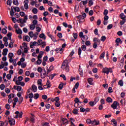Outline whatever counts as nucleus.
<instances>
[{"instance_id":"1","label":"nucleus","mask_w":126,"mask_h":126,"mask_svg":"<svg viewBox=\"0 0 126 126\" xmlns=\"http://www.w3.org/2000/svg\"><path fill=\"white\" fill-rule=\"evenodd\" d=\"M71 62V58H69V57L65 60L62 63L61 68L65 70L66 72H68L69 71V65L68 63Z\"/></svg>"},{"instance_id":"2","label":"nucleus","mask_w":126,"mask_h":126,"mask_svg":"<svg viewBox=\"0 0 126 126\" xmlns=\"http://www.w3.org/2000/svg\"><path fill=\"white\" fill-rule=\"evenodd\" d=\"M46 70L45 69L43 70V74H41V78H45L46 76H48L49 73L51 72L52 70H54V67L53 65H51L49 68L48 67H46Z\"/></svg>"},{"instance_id":"3","label":"nucleus","mask_w":126,"mask_h":126,"mask_svg":"<svg viewBox=\"0 0 126 126\" xmlns=\"http://www.w3.org/2000/svg\"><path fill=\"white\" fill-rule=\"evenodd\" d=\"M44 55V52L40 51L39 55L37 56V61H36L37 64H41L42 63V57Z\"/></svg>"},{"instance_id":"4","label":"nucleus","mask_w":126,"mask_h":126,"mask_svg":"<svg viewBox=\"0 0 126 126\" xmlns=\"http://www.w3.org/2000/svg\"><path fill=\"white\" fill-rule=\"evenodd\" d=\"M79 37L81 38V40H84V41H87V40L89 39L88 36L86 35H83V32H79Z\"/></svg>"},{"instance_id":"5","label":"nucleus","mask_w":126,"mask_h":126,"mask_svg":"<svg viewBox=\"0 0 126 126\" xmlns=\"http://www.w3.org/2000/svg\"><path fill=\"white\" fill-rule=\"evenodd\" d=\"M102 72L108 75L110 72L113 73V70H112L111 68L105 67L102 69Z\"/></svg>"},{"instance_id":"6","label":"nucleus","mask_w":126,"mask_h":126,"mask_svg":"<svg viewBox=\"0 0 126 126\" xmlns=\"http://www.w3.org/2000/svg\"><path fill=\"white\" fill-rule=\"evenodd\" d=\"M120 105V103L118 102L117 101H114L113 103L111 105V107L113 109V110L117 109V108H118V106Z\"/></svg>"},{"instance_id":"7","label":"nucleus","mask_w":126,"mask_h":126,"mask_svg":"<svg viewBox=\"0 0 126 126\" xmlns=\"http://www.w3.org/2000/svg\"><path fill=\"white\" fill-rule=\"evenodd\" d=\"M24 7L26 10H27L28 8H29V6L28 5V3H29V0H25L24 1Z\"/></svg>"},{"instance_id":"8","label":"nucleus","mask_w":126,"mask_h":126,"mask_svg":"<svg viewBox=\"0 0 126 126\" xmlns=\"http://www.w3.org/2000/svg\"><path fill=\"white\" fill-rule=\"evenodd\" d=\"M34 46L35 47H37L38 46V42L36 41H34V42H31L30 43V47L31 49H33L34 48Z\"/></svg>"},{"instance_id":"9","label":"nucleus","mask_w":126,"mask_h":126,"mask_svg":"<svg viewBox=\"0 0 126 126\" xmlns=\"http://www.w3.org/2000/svg\"><path fill=\"white\" fill-rule=\"evenodd\" d=\"M9 124L10 126H14L15 125V120L14 119H10L9 117L8 118Z\"/></svg>"},{"instance_id":"10","label":"nucleus","mask_w":126,"mask_h":126,"mask_svg":"<svg viewBox=\"0 0 126 126\" xmlns=\"http://www.w3.org/2000/svg\"><path fill=\"white\" fill-rule=\"evenodd\" d=\"M74 102L75 104H74V106L75 107V108H78V105H79V104H78L79 99L77 97H76L74 99Z\"/></svg>"},{"instance_id":"11","label":"nucleus","mask_w":126,"mask_h":126,"mask_svg":"<svg viewBox=\"0 0 126 126\" xmlns=\"http://www.w3.org/2000/svg\"><path fill=\"white\" fill-rule=\"evenodd\" d=\"M27 19H28V16L27 15H26L24 16V19L23 20H20V23H22V24H24V23H26Z\"/></svg>"},{"instance_id":"12","label":"nucleus","mask_w":126,"mask_h":126,"mask_svg":"<svg viewBox=\"0 0 126 126\" xmlns=\"http://www.w3.org/2000/svg\"><path fill=\"white\" fill-rule=\"evenodd\" d=\"M104 19L103 24L104 25H107V24H108V22H107V21L109 19V16L107 15H104Z\"/></svg>"},{"instance_id":"13","label":"nucleus","mask_w":126,"mask_h":126,"mask_svg":"<svg viewBox=\"0 0 126 126\" xmlns=\"http://www.w3.org/2000/svg\"><path fill=\"white\" fill-rule=\"evenodd\" d=\"M99 124H100V122L94 119L93 121H92L91 125H94V126H98Z\"/></svg>"},{"instance_id":"14","label":"nucleus","mask_w":126,"mask_h":126,"mask_svg":"<svg viewBox=\"0 0 126 126\" xmlns=\"http://www.w3.org/2000/svg\"><path fill=\"white\" fill-rule=\"evenodd\" d=\"M88 1V0H86L82 1L81 2H80V7H81V6H83V5H86V4H87ZM82 4H83V5H82Z\"/></svg>"},{"instance_id":"15","label":"nucleus","mask_w":126,"mask_h":126,"mask_svg":"<svg viewBox=\"0 0 126 126\" xmlns=\"http://www.w3.org/2000/svg\"><path fill=\"white\" fill-rule=\"evenodd\" d=\"M32 117H31L30 122L34 124L35 123V116L33 114H31Z\"/></svg>"},{"instance_id":"16","label":"nucleus","mask_w":126,"mask_h":126,"mask_svg":"<svg viewBox=\"0 0 126 126\" xmlns=\"http://www.w3.org/2000/svg\"><path fill=\"white\" fill-rule=\"evenodd\" d=\"M61 121H62L63 125H67L68 124V121L65 118H62Z\"/></svg>"},{"instance_id":"17","label":"nucleus","mask_w":126,"mask_h":126,"mask_svg":"<svg viewBox=\"0 0 126 126\" xmlns=\"http://www.w3.org/2000/svg\"><path fill=\"white\" fill-rule=\"evenodd\" d=\"M7 52H8V49L7 48H5L3 50V52L2 53V55L3 56H6L7 55Z\"/></svg>"},{"instance_id":"18","label":"nucleus","mask_w":126,"mask_h":126,"mask_svg":"<svg viewBox=\"0 0 126 126\" xmlns=\"http://www.w3.org/2000/svg\"><path fill=\"white\" fill-rule=\"evenodd\" d=\"M32 88L33 92H37V86H36V85L33 84L32 86Z\"/></svg>"},{"instance_id":"19","label":"nucleus","mask_w":126,"mask_h":126,"mask_svg":"<svg viewBox=\"0 0 126 126\" xmlns=\"http://www.w3.org/2000/svg\"><path fill=\"white\" fill-rule=\"evenodd\" d=\"M106 102H107V103H113V99L110 97H108L106 99Z\"/></svg>"},{"instance_id":"20","label":"nucleus","mask_w":126,"mask_h":126,"mask_svg":"<svg viewBox=\"0 0 126 126\" xmlns=\"http://www.w3.org/2000/svg\"><path fill=\"white\" fill-rule=\"evenodd\" d=\"M24 41H26L27 42H30V37L28 35H26L24 39Z\"/></svg>"},{"instance_id":"21","label":"nucleus","mask_w":126,"mask_h":126,"mask_svg":"<svg viewBox=\"0 0 126 126\" xmlns=\"http://www.w3.org/2000/svg\"><path fill=\"white\" fill-rule=\"evenodd\" d=\"M88 82L90 84V85H93V79L92 78H89L88 79Z\"/></svg>"},{"instance_id":"22","label":"nucleus","mask_w":126,"mask_h":126,"mask_svg":"<svg viewBox=\"0 0 126 126\" xmlns=\"http://www.w3.org/2000/svg\"><path fill=\"white\" fill-rule=\"evenodd\" d=\"M120 17L121 19H126V16H125V14H124V13H121Z\"/></svg>"},{"instance_id":"23","label":"nucleus","mask_w":126,"mask_h":126,"mask_svg":"<svg viewBox=\"0 0 126 126\" xmlns=\"http://www.w3.org/2000/svg\"><path fill=\"white\" fill-rule=\"evenodd\" d=\"M32 11L34 14H37L38 13V9L36 8H33Z\"/></svg>"},{"instance_id":"24","label":"nucleus","mask_w":126,"mask_h":126,"mask_svg":"<svg viewBox=\"0 0 126 126\" xmlns=\"http://www.w3.org/2000/svg\"><path fill=\"white\" fill-rule=\"evenodd\" d=\"M13 9L15 11V12H16V11L17 12H19L20 11V9L18 7H13Z\"/></svg>"},{"instance_id":"25","label":"nucleus","mask_w":126,"mask_h":126,"mask_svg":"<svg viewBox=\"0 0 126 126\" xmlns=\"http://www.w3.org/2000/svg\"><path fill=\"white\" fill-rule=\"evenodd\" d=\"M14 12H15V11H13V9L11 7V10L10 11V14L11 16H13V15H14Z\"/></svg>"},{"instance_id":"26","label":"nucleus","mask_w":126,"mask_h":126,"mask_svg":"<svg viewBox=\"0 0 126 126\" xmlns=\"http://www.w3.org/2000/svg\"><path fill=\"white\" fill-rule=\"evenodd\" d=\"M16 33L17 34H22V31L20 29H18V30H16Z\"/></svg>"},{"instance_id":"27","label":"nucleus","mask_w":126,"mask_h":126,"mask_svg":"<svg viewBox=\"0 0 126 126\" xmlns=\"http://www.w3.org/2000/svg\"><path fill=\"white\" fill-rule=\"evenodd\" d=\"M22 102H23V97L21 96L20 97H19V101H18L19 104L20 105V104H21Z\"/></svg>"},{"instance_id":"28","label":"nucleus","mask_w":126,"mask_h":126,"mask_svg":"<svg viewBox=\"0 0 126 126\" xmlns=\"http://www.w3.org/2000/svg\"><path fill=\"white\" fill-rule=\"evenodd\" d=\"M34 99H35V100H37V99H38L39 98V97H40V95H39V94H34Z\"/></svg>"},{"instance_id":"29","label":"nucleus","mask_w":126,"mask_h":126,"mask_svg":"<svg viewBox=\"0 0 126 126\" xmlns=\"http://www.w3.org/2000/svg\"><path fill=\"white\" fill-rule=\"evenodd\" d=\"M111 122H112V123H113V125H114V126H118V123H117V121H116V120L113 119L111 120Z\"/></svg>"},{"instance_id":"30","label":"nucleus","mask_w":126,"mask_h":126,"mask_svg":"<svg viewBox=\"0 0 126 126\" xmlns=\"http://www.w3.org/2000/svg\"><path fill=\"white\" fill-rule=\"evenodd\" d=\"M13 3L15 5H18V4H19V3H18V0H13Z\"/></svg>"},{"instance_id":"31","label":"nucleus","mask_w":126,"mask_h":126,"mask_svg":"<svg viewBox=\"0 0 126 126\" xmlns=\"http://www.w3.org/2000/svg\"><path fill=\"white\" fill-rule=\"evenodd\" d=\"M43 43V40L39 39L37 41V45L38 46H41L42 45V43Z\"/></svg>"},{"instance_id":"32","label":"nucleus","mask_w":126,"mask_h":126,"mask_svg":"<svg viewBox=\"0 0 126 126\" xmlns=\"http://www.w3.org/2000/svg\"><path fill=\"white\" fill-rule=\"evenodd\" d=\"M105 58V52H103L100 56L99 59L100 60H102Z\"/></svg>"},{"instance_id":"33","label":"nucleus","mask_w":126,"mask_h":126,"mask_svg":"<svg viewBox=\"0 0 126 126\" xmlns=\"http://www.w3.org/2000/svg\"><path fill=\"white\" fill-rule=\"evenodd\" d=\"M81 52H82V50H81V48L79 47L78 50V54L79 56V58H80V55H81Z\"/></svg>"},{"instance_id":"34","label":"nucleus","mask_w":126,"mask_h":126,"mask_svg":"<svg viewBox=\"0 0 126 126\" xmlns=\"http://www.w3.org/2000/svg\"><path fill=\"white\" fill-rule=\"evenodd\" d=\"M29 35L30 37H31V38H32L34 37V33L33 32H30L29 33Z\"/></svg>"},{"instance_id":"35","label":"nucleus","mask_w":126,"mask_h":126,"mask_svg":"<svg viewBox=\"0 0 126 126\" xmlns=\"http://www.w3.org/2000/svg\"><path fill=\"white\" fill-rule=\"evenodd\" d=\"M76 18H77L78 19H79V20H82V19H84V18H83V17H82V15H79L76 16Z\"/></svg>"},{"instance_id":"36","label":"nucleus","mask_w":126,"mask_h":126,"mask_svg":"<svg viewBox=\"0 0 126 126\" xmlns=\"http://www.w3.org/2000/svg\"><path fill=\"white\" fill-rule=\"evenodd\" d=\"M37 84H38V85H40L41 86H43V84H42V80L41 79L38 80Z\"/></svg>"},{"instance_id":"37","label":"nucleus","mask_w":126,"mask_h":126,"mask_svg":"<svg viewBox=\"0 0 126 126\" xmlns=\"http://www.w3.org/2000/svg\"><path fill=\"white\" fill-rule=\"evenodd\" d=\"M125 23H126V19H123L120 21V25H124Z\"/></svg>"},{"instance_id":"38","label":"nucleus","mask_w":126,"mask_h":126,"mask_svg":"<svg viewBox=\"0 0 126 126\" xmlns=\"http://www.w3.org/2000/svg\"><path fill=\"white\" fill-rule=\"evenodd\" d=\"M118 85L120 86H124V82L122 80H120L118 82Z\"/></svg>"},{"instance_id":"39","label":"nucleus","mask_w":126,"mask_h":126,"mask_svg":"<svg viewBox=\"0 0 126 126\" xmlns=\"http://www.w3.org/2000/svg\"><path fill=\"white\" fill-rule=\"evenodd\" d=\"M47 88H50L51 86H52V85H51V82H50V81L48 80L47 82Z\"/></svg>"},{"instance_id":"40","label":"nucleus","mask_w":126,"mask_h":126,"mask_svg":"<svg viewBox=\"0 0 126 126\" xmlns=\"http://www.w3.org/2000/svg\"><path fill=\"white\" fill-rule=\"evenodd\" d=\"M97 46H98V43L97 42H95L93 44L94 49H96Z\"/></svg>"},{"instance_id":"41","label":"nucleus","mask_w":126,"mask_h":126,"mask_svg":"<svg viewBox=\"0 0 126 126\" xmlns=\"http://www.w3.org/2000/svg\"><path fill=\"white\" fill-rule=\"evenodd\" d=\"M106 39H107V37H106L105 36H102L101 37V41H102V42H105Z\"/></svg>"},{"instance_id":"42","label":"nucleus","mask_w":126,"mask_h":126,"mask_svg":"<svg viewBox=\"0 0 126 126\" xmlns=\"http://www.w3.org/2000/svg\"><path fill=\"white\" fill-rule=\"evenodd\" d=\"M73 114L74 115H77V114H78V110H77V109H74L73 111Z\"/></svg>"},{"instance_id":"43","label":"nucleus","mask_w":126,"mask_h":126,"mask_svg":"<svg viewBox=\"0 0 126 126\" xmlns=\"http://www.w3.org/2000/svg\"><path fill=\"white\" fill-rule=\"evenodd\" d=\"M81 49L82 50V51H86V45L83 44V45H82L81 46Z\"/></svg>"},{"instance_id":"44","label":"nucleus","mask_w":126,"mask_h":126,"mask_svg":"<svg viewBox=\"0 0 126 126\" xmlns=\"http://www.w3.org/2000/svg\"><path fill=\"white\" fill-rule=\"evenodd\" d=\"M4 88H5V86H4L3 84H1L0 85V89H1V90H3Z\"/></svg>"},{"instance_id":"45","label":"nucleus","mask_w":126,"mask_h":126,"mask_svg":"<svg viewBox=\"0 0 126 126\" xmlns=\"http://www.w3.org/2000/svg\"><path fill=\"white\" fill-rule=\"evenodd\" d=\"M78 36V35L77 34V33L76 32H74L73 33V37H74V39H77V36Z\"/></svg>"},{"instance_id":"46","label":"nucleus","mask_w":126,"mask_h":126,"mask_svg":"<svg viewBox=\"0 0 126 126\" xmlns=\"http://www.w3.org/2000/svg\"><path fill=\"white\" fill-rule=\"evenodd\" d=\"M8 98L9 99H11V98H14V94H10L8 96Z\"/></svg>"},{"instance_id":"47","label":"nucleus","mask_w":126,"mask_h":126,"mask_svg":"<svg viewBox=\"0 0 126 126\" xmlns=\"http://www.w3.org/2000/svg\"><path fill=\"white\" fill-rule=\"evenodd\" d=\"M92 121H91V119H87L86 121V123L87 124H88V125H91Z\"/></svg>"},{"instance_id":"48","label":"nucleus","mask_w":126,"mask_h":126,"mask_svg":"<svg viewBox=\"0 0 126 126\" xmlns=\"http://www.w3.org/2000/svg\"><path fill=\"white\" fill-rule=\"evenodd\" d=\"M63 83H61L59 85V88L60 89V90H62V89H63Z\"/></svg>"},{"instance_id":"49","label":"nucleus","mask_w":126,"mask_h":126,"mask_svg":"<svg viewBox=\"0 0 126 126\" xmlns=\"http://www.w3.org/2000/svg\"><path fill=\"white\" fill-rule=\"evenodd\" d=\"M5 108L7 110H9L10 109V105L8 104H6L5 106Z\"/></svg>"},{"instance_id":"50","label":"nucleus","mask_w":126,"mask_h":126,"mask_svg":"<svg viewBox=\"0 0 126 126\" xmlns=\"http://www.w3.org/2000/svg\"><path fill=\"white\" fill-rule=\"evenodd\" d=\"M94 103H95V101H90L89 104L91 107H93L95 105Z\"/></svg>"},{"instance_id":"51","label":"nucleus","mask_w":126,"mask_h":126,"mask_svg":"<svg viewBox=\"0 0 126 126\" xmlns=\"http://www.w3.org/2000/svg\"><path fill=\"white\" fill-rule=\"evenodd\" d=\"M30 29H31V30H34V29H35V25L33 24L31 25L30 27Z\"/></svg>"},{"instance_id":"52","label":"nucleus","mask_w":126,"mask_h":126,"mask_svg":"<svg viewBox=\"0 0 126 126\" xmlns=\"http://www.w3.org/2000/svg\"><path fill=\"white\" fill-rule=\"evenodd\" d=\"M1 32H2V34H6V33H7V31L6 30V29L4 28L2 30Z\"/></svg>"},{"instance_id":"53","label":"nucleus","mask_w":126,"mask_h":126,"mask_svg":"<svg viewBox=\"0 0 126 126\" xmlns=\"http://www.w3.org/2000/svg\"><path fill=\"white\" fill-rule=\"evenodd\" d=\"M113 28V24H110L107 26V30H110Z\"/></svg>"},{"instance_id":"54","label":"nucleus","mask_w":126,"mask_h":126,"mask_svg":"<svg viewBox=\"0 0 126 126\" xmlns=\"http://www.w3.org/2000/svg\"><path fill=\"white\" fill-rule=\"evenodd\" d=\"M8 46L9 48H13V42L12 41H10Z\"/></svg>"},{"instance_id":"55","label":"nucleus","mask_w":126,"mask_h":126,"mask_svg":"<svg viewBox=\"0 0 126 126\" xmlns=\"http://www.w3.org/2000/svg\"><path fill=\"white\" fill-rule=\"evenodd\" d=\"M11 3H12V1L11 0H8L7 1V4L8 5H10H10H11Z\"/></svg>"},{"instance_id":"56","label":"nucleus","mask_w":126,"mask_h":126,"mask_svg":"<svg viewBox=\"0 0 126 126\" xmlns=\"http://www.w3.org/2000/svg\"><path fill=\"white\" fill-rule=\"evenodd\" d=\"M21 89H22V88L21 86L17 87L16 90L18 91V92L21 91Z\"/></svg>"},{"instance_id":"57","label":"nucleus","mask_w":126,"mask_h":126,"mask_svg":"<svg viewBox=\"0 0 126 126\" xmlns=\"http://www.w3.org/2000/svg\"><path fill=\"white\" fill-rule=\"evenodd\" d=\"M13 56H14V55H13V53H9L8 54V58H12Z\"/></svg>"},{"instance_id":"58","label":"nucleus","mask_w":126,"mask_h":126,"mask_svg":"<svg viewBox=\"0 0 126 126\" xmlns=\"http://www.w3.org/2000/svg\"><path fill=\"white\" fill-rule=\"evenodd\" d=\"M38 23V21L37 20H34L32 21V25H37V24Z\"/></svg>"},{"instance_id":"59","label":"nucleus","mask_w":126,"mask_h":126,"mask_svg":"<svg viewBox=\"0 0 126 126\" xmlns=\"http://www.w3.org/2000/svg\"><path fill=\"white\" fill-rule=\"evenodd\" d=\"M33 97H34V95L33 94V93H32L29 94V98H30V99H32Z\"/></svg>"},{"instance_id":"60","label":"nucleus","mask_w":126,"mask_h":126,"mask_svg":"<svg viewBox=\"0 0 126 126\" xmlns=\"http://www.w3.org/2000/svg\"><path fill=\"white\" fill-rule=\"evenodd\" d=\"M94 2L92 0H90L89 1V6H91V5H93Z\"/></svg>"},{"instance_id":"61","label":"nucleus","mask_w":126,"mask_h":126,"mask_svg":"<svg viewBox=\"0 0 126 126\" xmlns=\"http://www.w3.org/2000/svg\"><path fill=\"white\" fill-rule=\"evenodd\" d=\"M108 13H109V11L107 9H105L103 12L104 15H107Z\"/></svg>"},{"instance_id":"62","label":"nucleus","mask_w":126,"mask_h":126,"mask_svg":"<svg viewBox=\"0 0 126 126\" xmlns=\"http://www.w3.org/2000/svg\"><path fill=\"white\" fill-rule=\"evenodd\" d=\"M44 37H45V35L44 33H41L39 35V38H41V39H44Z\"/></svg>"},{"instance_id":"63","label":"nucleus","mask_w":126,"mask_h":126,"mask_svg":"<svg viewBox=\"0 0 126 126\" xmlns=\"http://www.w3.org/2000/svg\"><path fill=\"white\" fill-rule=\"evenodd\" d=\"M46 42L43 41L42 43H41L42 48H44V47H46Z\"/></svg>"},{"instance_id":"64","label":"nucleus","mask_w":126,"mask_h":126,"mask_svg":"<svg viewBox=\"0 0 126 126\" xmlns=\"http://www.w3.org/2000/svg\"><path fill=\"white\" fill-rule=\"evenodd\" d=\"M108 93H113V89L112 87H109L108 88Z\"/></svg>"}]
</instances>
